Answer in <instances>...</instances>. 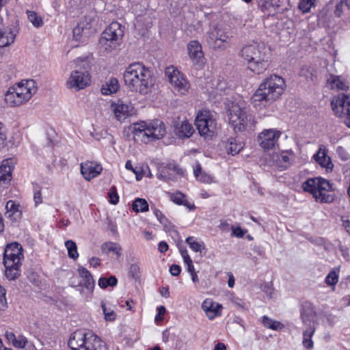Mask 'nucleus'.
Returning <instances> with one entry per match:
<instances>
[{"label": "nucleus", "instance_id": "obj_1", "mask_svg": "<svg viewBox=\"0 0 350 350\" xmlns=\"http://www.w3.org/2000/svg\"><path fill=\"white\" fill-rule=\"evenodd\" d=\"M286 88L284 79L273 74L265 78L251 97L255 107H265L278 99Z\"/></svg>", "mask_w": 350, "mask_h": 350}, {"label": "nucleus", "instance_id": "obj_2", "mask_svg": "<svg viewBox=\"0 0 350 350\" xmlns=\"http://www.w3.org/2000/svg\"><path fill=\"white\" fill-rule=\"evenodd\" d=\"M124 81L131 92L146 94L152 85L151 71L142 62L131 64L124 72Z\"/></svg>", "mask_w": 350, "mask_h": 350}, {"label": "nucleus", "instance_id": "obj_3", "mask_svg": "<svg viewBox=\"0 0 350 350\" xmlns=\"http://www.w3.org/2000/svg\"><path fill=\"white\" fill-rule=\"evenodd\" d=\"M269 49L264 43L253 42L244 45L239 54L247 64L249 70L260 75L269 67Z\"/></svg>", "mask_w": 350, "mask_h": 350}, {"label": "nucleus", "instance_id": "obj_4", "mask_svg": "<svg viewBox=\"0 0 350 350\" xmlns=\"http://www.w3.org/2000/svg\"><path fill=\"white\" fill-rule=\"evenodd\" d=\"M21 244L14 242L8 244L3 252V262L5 267V275L9 280L18 278L24 256Z\"/></svg>", "mask_w": 350, "mask_h": 350}, {"label": "nucleus", "instance_id": "obj_5", "mask_svg": "<svg viewBox=\"0 0 350 350\" xmlns=\"http://www.w3.org/2000/svg\"><path fill=\"white\" fill-rule=\"evenodd\" d=\"M304 191L311 193L317 202L331 203L334 200V195L330 193L334 191L333 183L321 177L308 178L303 183Z\"/></svg>", "mask_w": 350, "mask_h": 350}, {"label": "nucleus", "instance_id": "obj_6", "mask_svg": "<svg viewBox=\"0 0 350 350\" xmlns=\"http://www.w3.org/2000/svg\"><path fill=\"white\" fill-rule=\"evenodd\" d=\"M71 350H108L106 343L92 332L77 330L68 340Z\"/></svg>", "mask_w": 350, "mask_h": 350}, {"label": "nucleus", "instance_id": "obj_7", "mask_svg": "<svg viewBox=\"0 0 350 350\" xmlns=\"http://www.w3.org/2000/svg\"><path fill=\"white\" fill-rule=\"evenodd\" d=\"M132 133L135 141L140 139L146 142V139H159L163 137L165 134V128L164 124L158 120L149 124L142 122L133 124Z\"/></svg>", "mask_w": 350, "mask_h": 350}, {"label": "nucleus", "instance_id": "obj_8", "mask_svg": "<svg viewBox=\"0 0 350 350\" xmlns=\"http://www.w3.org/2000/svg\"><path fill=\"white\" fill-rule=\"evenodd\" d=\"M228 122L235 132H242L254 127V117L247 113L244 107L238 103H232L228 109Z\"/></svg>", "mask_w": 350, "mask_h": 350}, {"label": "nucleus", "instance_id": "obj_9", "mask_svg": "<svg viewBox=\"0 0 350 350\" xmlns=\"http://www.w3.org/2000/svg\"><path fill=\"white\" fill-rule=\"evenodd\" d=\"M123 36L124 27L118 22H113L102 33L98 46L104 51L116 49L120 46Z\"/></svg>", "mask_w": 350, "mask_h": 350}, {"label": "nucleus", "instance_id": "obj_10", "mask_svg": "<svg viewBox=\"0 0 350 350\" xmlns=\"http://www.w3.org/2000/svg\"><path fill=\"white\" fill-rule=\"evenodd\" d=\"M335 115L344 119V123L350 128V96L342 93L331 101Z\"/></svg>", "mask_w": 350, "mask_h": 350}, {"label": "nucleus", "instance_id": "obj_11", "mask_svg": "<svg viewBox=\"0 0 350 350\" xmlns=\"http://www.w3.org/2000/svg\"><path fill=\"white\" fill-rule=\"evenodd\" d=\"M195 124L198 133L204 137H212L217 132V122L208 111L198 114Z\"/></svg>", "mask_w": 350, "mask_h": 350}, {"label": "nucleus", "instance_id": "obj_12", "mask_svg": "<svg viewBox=\"0 0 350 350\" xmlns=\"http://www.w3.org/2000/svg\"><path fill=\"white\" fill-rule=\"evenodd\" d=\"M165 75L174 90L180 94L185 95L190 88L189 83L174 67H168L165 69Z\"/></svg>", "mask_w": 350, "mask_h": 350}, {"label": "nucleus", "instance_id": "obj_13", "mask_svg": "<svg viewBox=\"0 0 350 350\" xmlns=\"http://www.w3.org/2000/svg\"><path fill=\"white\" fill-rule=\"evenodd\" d=\"M90 81V78L87 72L75 70L72 72L66 85L69 89L75 88L76 90H79L88 86Z\"/></svg>", "mask_w": 350, "mask_h": 350}, {"label": "nucleus", "instance_id": "obj_14", "mask_svg": "<svg viewBox=\"0 0 350 350\" xmlns=\"http://www.w3.org/2000/svg\"><path fill=\"white\" fill-rule=\"evenodd\" d=\"M281 133L275 129H267L259 134L258 139L260 146L265 150L275 147Z\"/></svg>", "mask_w": 350, "mask_h": 350}, {"label": "nucleus", "instance_id": "obj_15", "mask_svg": "<svg viewBox=\"0 0 350 350\" xmlns=\"http://www.w3.org/2000/svg\"><path fill=\"white\" fill-rule=\"evenodd\" d=\"M187 51L190 59L195 65L202 66L204 64V56L200 43L192 40L187 44Z\"/></svg>", "mask_w": 350, "mask_h": 350}, {"label": "nucleus", "instance_id": "obj_16", "mask_svg": "<svg viewBox=\"0 0 350 350\" xmlns=\"http://www.w3.org/2000/svg\"><path fill=\"white\" fill-rule=\"evenodd\" d=\"M102 171V165L96 162L86 161L81 163V173L87 180H90L96 178Z\"/></svg>", "mask_w": 350, "mask_h": 350}, {"label": "nucleus", "instance_id": "obj_17", "mask_svg": "<svg viewBox=\"0 0 350 350\" xmlns=\"http://www.w3.org/2000/svg\"><path fill=\"white\" fill-rule=\"evenodd\" d=\"M35 83L36 82L33 79L23 80L16 86H12L10 88L22 94L23 99L29 100L36 92Z\"/></svg>", "mask_w": 350, "mask_h": 350}, {"label": "nucleus", "instance_id": "obj_18", "mask_svg": "<svg viewBox=\"0 0 350 350\" xmlns=\"http://www.w3.org/2000/svg\"><path fill=\"white\" fill-rule=\"evenodd\" d=\"M14 165L11 159L3 160L0 165V185L7 187L12 178Z\"/></svg>", "mask_w": 350, "mask_h": 350}, {"label": "nucleus", "instance_id": "obj_19", "mask_svg": "<svg viewBox=\"0 0 350 350\" xmlns=\"http://www.w3.org/2000/svg\"><path fill=\"white\" fill-rule=\"evenodd\" d=\"M111 108L118 121L124 120L127 117L131 115L133 107L130 104H124L120 100L116 103L111 104Z\"/></svg>", "mask_w": 350, "mask_h": 350}, {"label": "nucleus", "instance_id": "obj_20", "mask_svg": "<svg viewBox=\"0 0 350 350\" xmlns=\"http://www.w3.org/2000/svg\"><path fill=\"white\" fill-rule=\"evenodd\" d=\"M314 159L322 167L332 170L334 165L331 158L327 155V149L324 145H320L317 152L314 155Z\"/></svg>", "mask_w": 350, "mask_h": 350}, {"label": "nucleus", "instance_id": "obj_21", "mask_svg": "<svg viewBox=\"0 0 350 350\" xmlns=\"http://www.w3.org/2000/svg\"><path fill=\"white\" fill-rule=\"evenodd\" d=\"M194 129L193 126L187 121H178L174 124V133L180 139L190 137Z\"/></svg>", "mask_w": 350, "mask_h": 350}, {"label": "nucleus", "instance_id": "obj_22", "mask_svg": "<svg viewBox=\"0 0 350 350\" xmlns=\"http://www.w3.org/2000/svg\"><path fill=\"white\" fill-rule=\"evenodd\" d=\"M315 315L316 312L312 304L308 301L304 303L301 310V318L303 323L310 327V325H312L311 323H313Z\"/></svg>", "mask_w": 350, "mask_h": 350}, {"label": "nucleus", "instance_id": "obj_23", "mask_svg": "<svg viewBox=\"0 0 350 350\" xmlns=\"http://www.w3.org/2000/svg\"><path fill=\"white\" fill-rule=\"evenodd\" d=\"M16 31L10 28L0 29V47H5L14 42Z\"/></svg>", "mask_w": 350, "mask_h": 350}, {"label": "nucleus", "instance_id": "obj_24", "mask_svg": "<svg viewBox=\"0 0 350 350\" xmlns=\"http://www.w3.org/2000/svg\"><path fill=\"white\" fill-rule=\"evenodd\" d=\"M221 306L219 304H215L211 299H206L202 304V309L206 313L210 319L220 314L219 309Z\"/></svg>", "mask_w": 350, "mask_h": 350}, {"label": "nucleus", "instance_id": "obj_25", "mask_svg": "<svg viewBox=\"0 0 350 350\" xmlns=\"http://www.w3.org/2000/svg\"><path fill=\"white\" fill-rule=\"evenodd\" d=\"M288 2V0H262L259 3V6L262 12L268 11L269 9L273 8V10L276 9L283 10L284 6Z\"/></svg>", "mask_w": 350, "mask_h": 350}, {"label": "nucleus", "instance_id": "obj_26", "mask_svg": "<svg viewBox=\"0 0 350 350\" xmlns=\"http://www.w3.org/2000/svg\"><path fill=\"white\" fill-rule=\"evenodd\" d=\"M23 97L22 94L17 92V91L9 88L5 94V100L11 107L19 106L27 101L26 99H23Z\"/></svg>", "mask_w": 350, "mask_h": 350}, {"label": "nucleus", "instance_id": "obj_27", "mask_svg": "<svg viewBox=\"0 0 350 350\" xmlns=\"http://www.w3.org/2000/svg\"><path fill=\"white\" fill-rule=\"evenodd\" d=\"M77 271L79 276L83 279V286L90 292H92L95 286L92 275L87 269L83 267H79Z\"/></svg>", "mask_w": 350, "mask_h": 350}, {"label": "nucleus", "instance_id": "obj_28", "mask_svg": "<svg viewBox=\"0 0 350 350\" xmlns=\"http://www.w3.org/2000/svg\"><path fill=\"white\" fill-rule=\"evenodd\" d=\"M243 148V143L235 137H230L225 143V148L232 156L237 154Z\"/></svg>", "mask_w": 350, "mask_h": 350}, {"label": "nucleus", "instance_id": "obj_29", "mask_svg": "<svg viewBox=\"0 0 350 350\" xmlns=\"http://www.w3.org/2000/svg\"><path fill=\"white\" fill-rule=\"evenodd\" d=\"M89 25L88 23L85 21H80L76 27L72 29L73 39L79 42H84L85 38H88V35L85 32L88 29L87 27Z\"/></svg>", "mask_w": 350, "mask_h": 350}, {"label": "nucleus", "instance_id": "obj_30", "mask_svg": "<svg viewBox=\"0 0 350 350\" xmlns=\"http://www.w3.org/2000/svg\"><path fill=\"white\" fill-rule=\"evenodd\" d=\"M119 87L118 79L111 77L108 81L103 84L100 92L103 95H111L116 93L118 90Z\"/></svg>", "mask_w": 350, "mask_h": 350}, {"label": "nucleus", "instance_id": "obj_31", "mask_svg": "<svg viewBox=\"0 0 350 350\" xmlns=\"http://www.w3.org/2000/svg\"><path fill=\"white\" fill-rule=\"evenodd\" d=\"M101 250L106 254L113 252L117 258L122 256V247L118 243L105 242L101 245Z\"/></svg>", "mask_w": 350, "mask_h": 350}, {"label": "nucleus", "instance_id": "obj_32", "mask_svg": "<svg viewBox=\"0 0 350 350\" xmlns=\"http://www.w3.org/2000/svg\"><path fill=\"white\" fill-rule=\"evenodd\" d=\"M6 212L5 215L7 218L10 219L12 221H17L20 216L18 211V205L16 204L14 201L9 200L5 205Z\"/></svg>", "mask_w": 350, "mask_h": 350}, {"label": "nucleus", "instance_id": "obj_33", "mask_svg": "<svg viewBox=\"0 0 350 350\" xmlns=\"http://www.w3.org/2000/svg\"><path fill=\"white\" fill-rule=\"evenodd\" d=\"M327 82L331 86L332 89L347 90L349 88L347 82L342 80L339 76L330 75Z\"/></svg>", "mask_w": 350, "mask_h": 350}, {"label": "nucleus", "instance_id": "obj_34", "mask_svg": "<svg viewBox=\"0 0 350 350\" xmlns=\"http://www.w3.org/2000/svg\"><path fill=\"white\" fill-rule=\"evenodd\" d=\"M228 36L223 29L218 26L211 28L207 33L206 41L210 42L221 38Z\"/></svg>", "mask_w": 350, "mask_h": 350}, {"label": "nucleus", "instance_id": "obj_35", "mask_svg": "<svg viewBox=\"0 0 350 350\" xmlns=\"http://www.w3.org/2000/svg\"><path fill=\"white\" fill-rule=\"evenodd\" d=\"M315 332V328L313 325H310L306 330L303 333V345L305 348L310 349L313 347V341L312 337Z\"/></svg>", "mask_w": 350, "mask_h": 350}, {"label": "nucleus", "instance_id": "obj_36", "mask_svg": "<svg viewBox=\"0 0 350 350\" xmlns=\"http://www.w3.org/2000/svg\"><path fill=\"white\" fill-rule=\"evenodd\" d=\"M185 242L189 245V247L196 252L202 253L204 251V254L206 252V249L202 241H197L194 239L193 237H189L186 239Z\"/></svg>", "mask_w": 350, "mask_h": 350}, {"label": "nucleus", "instance_id": "obj_37", "mask_svg": "<svg viewBox=\"0 0 350 350\" xmlns=\"http://www.w3.org/2000/svg\"><path fill=\"white\" fill-rule=\"evenodd\" d=\"M262 323L265 327L273 330H280L284 327L280 322L273 320L266 315L262 317Z\"/></svg>", "mask_w": 350, "mask_h": 350}, {"label": "nucleus", "instance_id": "obj_38", "mask_svg": "<svg viewBox=\"0 0 350 350\" xmlns=\"http://www.w3.org/2000/svg\"><path fill=\"white\" fill-rule=\"evenodd\" d=\"M132 208L135 213L146 212L148 211V204L145 199L138 198L133 201Z\"/></svg>", "mask_w": 350, "mask_h": 350}, {"label": "nucleus", "instance_id": "obj_39", "mask_svg": "<svg viewBox=\"0 0 350 350\" xmlns=\"http://www.w3.org/2000/svg\"><path fill=\"white\" fill-rule=\"evenodd\" d=\"M228 38L229 37L226 36V38H221L207 42L208 45L213 48L215 50L223 51L228 46Z\"/></svg>", "mask_w": 350, "mask_h": 350}, {"label": "nucleus", "instance_id": "obj_40", "mask_svg": "<svg viewBox=\"0 0 350 350\" xmlns=\"http://www.w3.org/2000/svg\"><path fill=\"white\" fill-rule=\"evenodd\" d=\"M65 247L68 250V255L70 258L76 260L79 257L77 246L75 242L72 240H68L65 242Z\"/></svg>", "mask_w": 350, "mask_h": 350}, {"label": "nucleus", "instance_id": "obj_41", "mask_svg": "<svg viewBox=\"0 0 350 350\" xmlns=\"http://www.w3.org/2000/svg\"><path fill=\"white\" fill-rule=\"evenodd\" d=\"M27 14L29 21L31 23V24L36 27H40L43 25V20L42 18L38 15L36 12L33 11H27Z\"/></svg>", "mask_w": 350, "mask_h": 350}, {"label": "nucleus", "instance_id": "obj_42", "mask_svg": "<svg viewBox=\"0 0 350 350\" xmlns=\"http://www.w3.org/2000/svg\"><path fill=\"white\" fill-rule=\"evenodd\" d=\"M117 278L111 275L109 278L102 277L98 280V286L101 288H106L108 286H115L117 285Z\"/></svg>", "mask_w": 350, "mask_h": 350}, {"label": "nucleus", "instance_id": "obj_43", "mask_svg": "<svg viewBox=\"0 0 350 350\" xmlns=\"http://www.w3.org/2000/svg\"><path fill=\"white\" fill-rule=\"evenodd\" d=\"M33 189L34 202L36 206H38L42 202L41 187L38 183H33Z\"/></svg>", "mask_w": 350, "mask_h": 350}, {"label": "nucleus", "instance_id": "obj_44", "mask_svg": "<svg viewBox=\"0 0 350 350\" xmlns=\"http://www.w3.org/2000/svg\"><path fill=\"white\" fill-rule=\"evenodd\" d=\"M108 197L109 198V202L112 204H117L119 202V196L118 195L116 187L113 186L108 192Z\"/></svg>", "mask_w": 350, "mask_h": 350}, {"label": "nucleus", "instance_id": "obj_45", "mask_svg": "<svg viewBox=\"0 0 350 350\" xmlns=\"http://www.w3.org/2000/svg\"><path fill=\"white\" fill-rule=\"evenodd\" d=\"M338 282V275L335 271H332L325 278V282L328 285L334 286Z\"/></svg>", "mask_w": 350, "mask_h": 350}, {"label": "nucleus", "instance_id": "obj_46", "mask_svg": "<svg viewBox=\"0 0 350 350\" xmlns=\"http://www.w3.org/2000/svg\"><path fill=\"white\" fill-rule=\"evenodd\" d=\"M129 275L135 280H138L140 278V269L138 265L132 264L130 266Z\"/></svg>", "mask_w": 350, "mask_h": 350}, {"label": "nucleus", "instance_id": "obj_47", "mask_svg": "<svg viewBox=\"0 0 350 350\" xmlns=\"http://www.w3.org/2000/svg\"><path fill=\"white\" fill-rule=\"evenodd\" d=\"M185 198V196L180 191L172 193L171 196L172 201L178 205H182L184 203Z\"/></svg>", "mask_w": 350, "mask_h": 350}, {"label": "nucleus", "instance_id": "obj_48", "mask_svg": "<svg viewBox=\"0 0 350 350\" xmlns=\"http://www.w3.org/2000/svg\"><path fill=\"white\" fill-rule=\"evenodd\" d=\"M102 310L105 315V319L106 321H114L116 319V314L113 310L107 311L105 304L102 302L101 304Z\"/></svg>", "mask_w": 350, "mask_h": 350}, {"label": "nucleus", "instance_id": "obj_49", "mask_svg": "<svg viewBox=\"0 0 350 350\" xmlns=\"http://www.w3.org/2000/svg\"><path fill=\"white\" fill-rule=\"evenodd\" d=\"M27 342V338L23 335H18L16 337L12 345L16 348L23 349Z\"/></svg>", "mask_w": 350, "mask_h": 350}, {"label": "nucleus", "instance_id": "obj_50", "mask_svg": "<svg viewBox=\"0 0 350 350\" xmlns=\"http://www.w3.org/2000/svg\"><path fill=\"white\" fill-rule=\"evenodd\" d=\"M5 294V289L0 285V310H5L7 308Z\"/></svg>", "mask_w": 350, "mask_h": 350}, {"label": "nucleus", "instance_id": "obj_51", "mask_svg": "<svg viewBox=\"0 0 350 350\" xmlns=\"http://www.w3.org/2000/svg\"><path fill=\"white\" fill-rule=\"evenodd\" d=\"M160 223L163 225V229L166 232H172L176 231L175 226L172 224L171 221L168 220L167 217H164L160 221Z\"/></svg>", "mask_w": 350, "mask_h": 350}, {"label": "nucleus", "instance_id": "obj_52", "mask_svg": "<svg viewBox=\"0 0 350 350\" xmlns=\"http://www.w3.org/2000/svg\"><path fill=\"white\" fill-rule=\"evenodd\" d=\"M336 152L339 158L344 161L349 160L350 158L349 154L343 147L339 146L336 150Z\"/></svg>", "mask_w": 350, "mask_h": 350}, {"label": "nucleus", "instance_id": "obj_53", "mask_svg": "<svg viewBox=\"0 0 350 350\" xmlns=\"http://www.w3.org/2000/svg\"><path fill=\"white\" fill-rule=\"evenodd\" d=\"M157 310H158V312L155 317L154 320L156 322H159V321H163V316L166 312V310H165V308L163 306H159L157 308Z\"/></svg>", "mask_w": 350, "mask_h": 350}, {"label": "nucleus", "instance_id": "obj_54", "mask_svg": "<svg viewBox=\"0 0 350 350\" xmlns=\"http://www.w3.org/2000/svg\"><path fill=\"white\" fill-rule=\"evenodd\" d=\"M344 5H345V3H343V0H341L340 3L336 4L334 12L335 16L339 18L342 16Z\"/></svg>", "mask_w": 350, "mask_h": 350}, {"label": "nucleus", "instance_id": "obj_55", "mask_svg": "<svg viewBox=\"0 0 350 350\" xmlns=\"http://www.w3.org/2000/svg\"><path fill=\"white\" fill-rule=\"evenodd\" d=\"M200 182L204 183H211L213 182V177L205 173L200 174L199 177L197 178Z\"/></svg>", "mask_w": 350, "mask_h": 350}, {"label": "nucleus", "instance_id": "obj_56", "mask_svg": "<svg viewBox=\"0 0 350 350\" xmlns=\"http://www.w3.org/2000/svg\"><path fill=\"white\" fill-rule=\"evenodd\" d=\"M181 267L178 265H172L170 267V272L173 276H178L180 273Z\"/></svg>", "mask_w": 350, "mask_h": 350}, {"label": "nucleus", "instance_id": "obj_57", "mask_svg": "<svg viewBox=\"0 0 350 350\" xmlns=\"http://www.w3.org/2000/svg\"><path fill=\"white\" fill-rule=\"evenodd\" d=\"M245 231L243 230L241 228L237 227L232 228V234L237 237L242 238L244 237Z\"/></svg>", "mask_w": 350, "mask_h": 350}, {"label": "nucleus", "instance_id": "obj_58", "mask_svg": "<svg viewBox=\"0 0 350 350\" xmlns=\"http://www.w3.org/2000/svg\"><path fill=\"white\" fill-rule=\"evenodd\" d=\"M151 208L153 210L154 214L159 222L165 217L160 210L157 209L154 206H151Z\"/></svg>", "mask_w": 350, "mask_h": 350}, {"label": "nucleus", "instance_id": "obj_59", "mask_svg": "<svg viewBox=\"0 0 350 350\" xmlns=\"http://www.w3.org/2000/svg\"><path fill=\"white\" fill-rule=\"evenodd\" d=\"M279 161L284 163L286 167L290 164V158L286 154H282L280 157Z\"/></svg>", "mask_w": 350, "mask_h": 350}, {"label": "nucleus", "instance_id": "obj_60", "mask_svg": "<svg viewBox=\"0 0 350 350\" xmlns=\"http://www.w3.org/2000/svg\"><path fill=\"white\" fill-rule=\"evenodd\" d=\"M5 337L6 338V339L10 342L12 343V345L13 344V342H14V340L16 338V335L12 332H6L5 333Z\"/></svg>", "mask_w": 350, "mask_h": 350}, {"label": "nucleus", "instance_id": "obj_61", "mask_svg": "<svg viewBox=\"0 0 350 350\" xmlns=\"http://www.w3.org/2000/svg\"><path fill=\"white\" fill-rule=\"evenodd\" d=\"M179 250L182 257L183 258L184 262L191 259L185 247H180Z\"/></svg>", "mask_w": 350, "mask_h": 350}, {"label": "nucleus", "instance_id": "obj_62", "mask_svg": "<svg viewBox=\"0 0 350 350\" xmlns=\"http://www.w3.org/2000/svg\"><path fill=\"white\" fill-rule=\"evenodd\" d=\"M158 249L160 251V252L164 253V252L167 251V250H168V245L165 241H161L159 243Z\"/></svg>", "mask_w": 350, "mask_h": 350}, {"label": "nucleus", "instance_id": "obj_63", "mask_svg": "<svg viewBox=\"0 0 350 350\" xmlns=\"http://www.w3.org/2000/svg\"><path fill=\"white\" fill-rule=\"evenodd\" d=\"M89 262L93 267H97L100 264V260L97 257H92L90 259Z\"/></svg>", "mask_w": 350, "mask_h": 350}, {"label": "nucleus", "instance_id": "obj_64", "mask_svg": "<svg viewBox=\"0 0 350 350\" xmlns=\"http://www.w3.org/2000/svg\"><path fill=\"white\" fill-rule=\"evenodd\" d=\"M187 266V271L191 273L195 272L194 266L193 265V261L191 259L184 262Z\"/></svg>", "mask_w": 350, "mask_h": 350}]
</instances>
